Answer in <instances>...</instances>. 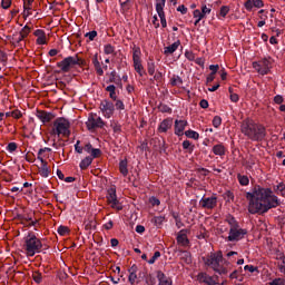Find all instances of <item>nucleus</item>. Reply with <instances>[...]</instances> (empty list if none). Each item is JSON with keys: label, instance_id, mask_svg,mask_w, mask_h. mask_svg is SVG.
Returning <instances> with one entry per match:
<instances>
[{"label": "nucleus", "instance_id": "nucleus-58", "mask_svg": "<svg viewBox=\"0 0 285 285\" xmlns=\"http://www.w3.org/2000/svg\"><path fill=\"white\" fill-rule=\"evenodd\" d=\"M85 37H87L89 41H95V38L97 37V31L96 30L89 31L85 35Z\"/></svg>", "mask_w": 285, "mask_h": 285}, {"label": "nucleus", "instance_id": "nucleus-21", "mask_svg": "<svg viewBox=\"0 0 285 285\" xmlns=\"http://www.w3.org/2000/svg\"><path fill=\"white\" fill-rule=\"evenodd\" d=\"M179 46H181V41L177 40L173 45L165 47L164 55H166L167 57L168 55H174L175 52H177V49L179 48Z\"/></svg>", "mask_w": 285, "mask_h": 285}, {"label": "nucleus", "instance_id": "nucleus-18", "mask_svg": "<svg viewBox=\"0 0 285 285\" xmlns=\"http://www.w3.org/2000/svg\"><path fill=\"white\" fill-rule=\"evenodd\" d=\"M173 128V118L164 119L158 126V132H168Z\"/></svg>", "mask_w": 285, "mask_h": 285}, {"label": "nucleus", "instance_id": "nucleus-43", "mask_svg": "<svg viewBox=\"0 0 285 285\" xmlns=\"http://www.w3.org/2000/svg\"><path fill=\"white\" fill-rule=\"evenodd\" d=\"M210 12H213V9H210V7L203 4L202 9H200V14H203V17H208V14H210Z\"/></svg>", "mask_w": 285, "mask_h": 285}, {"label": "nucleus", "instance_id": "nucleus-10", "mask_svg": "<svg viewBox=\"0 0 285 285\" xmlns=\"http://www.w3.org/2000/svg\"><path fill=\"white\" fill-rule=\"evenodd\" d=\"M164 8H166V0H156V12L160 19L161 27L167 28L168 22L166 21V13L164 12Z\"/></svg>", "mask_w": 285, "mask_h": 285}, {"label": "nucleus", "instance_id": "nucleus-28", "mask_svg": "<svg viewBox=\"0 0 285 285\" xmlns=\"http://www.w3.org/2000/svg\"><path fill=\"white\" fill-rule=\"evenodd\" d=\"M119 170L122 174V177H128V159H122L119 161Z\"/></svg>", "mask_w": 285, "mask_h": 285}, {"label": "nucleus", "instance_id": "nucleus-56", "mask_svg": "<svg viewBox=\"0 0 285 285\" xmlns=\"http://www.w3.org/2000/svg\"><path fill=\"white\" fill-rule=\"evenodd\" d=\"M18 145L17 142H9L6 150H8V153H14V150H17Z\"/></svg>", "mask_w": 285, "mask_h": 285}, {"label": "nucleus", "instance_id": "nucleus-1", "mask_svg": "<svg viewBox=\"0 0 285 285\" xmlns=\"http://www.w3.org/2000/svg\"><path fill=\"white\" fill-rule=\"evenodd\" d=\"M282 204V200L273 194L269 188H263L255 186L250 194V213H258L264 215L272 208H277Z\"/></svg>", "mask_w": 285, "mask_h": 285}, {"label": "nucleus", "instance_id": "nucleus-12", "mask_svg": "<svg viewBox=\"0 0 285 285\" xmlns=\"http://www.w3.org/2000/svg\"><path fill=\"white\" fill-rule=\"evenodd\" d=\"M86 126L88 130H95L96 128H101L102 126H105V122L101 117L89 116Z\"/></svg>", "mask_w": 285, "mask_h": 285}, {"label": "nucleus", "instance_id": "nucleus-54", "mask_svg": "<svg viewBox=\"0 0 285 285\" xmlns=\"http://www.w3.org/2000/svg\"><path fill=\"white\" fill-rule=\"evenodd\" d=\"M149 204H150L151 206H160L161 200H159V198H157V197H155V196H151V197L149 198Z\"/></svg>", "mask_w": 285, "mask_h": 285}, {"label": "nucleus", "instance_id": "nucleus-51", "mask_svg": "<svg viewBox=\"0 0 285 285\" xmlns=\"http://www.w3.org/2000/svg\"><path fill=\"white\" fill-rule=\"evenodd\" d=\"M11 117H13V119H21V117H23V114L21 112V110L14 109L11 111Z\"/></svg>", "mask_w": 285, "mask_h": 285}, {"label": "nucleus", "instance_id": "nucleus-19", "mask_svg": "<svg viewBox=\"0 0 285 285\" xmlns=\"http://www.w3.org/2000/svg\"><path fill=\"white\" fill-rule=\"evenodd\" d=\"M35 37H37L36 43L38 46H46L48 41H46V31L43 29H38L33 32Z\"/></svg>", "mask_w": 285, "mask_h": 285}, {"label": "nucleus", "instance_id": "nucleus-27", "mask_svg": "<svg viewBox=\"0 0 285 285\" xmlns=\"http://www.w3.org/2000/svg\"><path fill=\"white\" fill-rule=\"evenodd\" d=\"M32 3H35V0H23V12L26 17H30V14H32Z\"/></svg>", "mask_w": 285, "mask_h": 285}, {"label": "nucleus", "instance_id": "nucleus-23", "mask_svg": "<svg viewBox=\"0 0 285 285\" xmlns=\"http://www.w3.org/2000/svg\"><path fill=\"white\" fill-rule=\"evenodd\" d=\"M39 175L40 177H50V167H48V161L42 160L41 166L39 167Z\"/></svg>", "mask_w": 285, "mask_h": 285}, {"label": "nucleus", "instance_id": "nucleus-62", "mask_svg": "<svg viewBox=\"0 0 285 285\" xmlns=\"http://www.w3.org/2000/svg\"><path fill=\"white\" fill-rule=\"evenodd\" d=\"M137 281V273H129L128 282L132 285Z\"/></svg>", "mask_w": 285, "mask_h": 285}, {"label": "nucleus", "instance_id": "nucleus-60", "mask_svg": "<svg viewBox=\"0 0 285 285\" xmlns=\"http://www.w3.org/2000/svg\"><path fill=\"white\" fill-rule=\"evenodd\" d=\"M10 6H12V0H2L1 1V8H3V10H8L10 8Z\"/></svg>", "mask_w": 285, "mask_h": 285}, {"label": "nucleus", "instance_id": "nucleus-7", "mask_svg": "<svg viewBox=\"0 0 285 285\" xmlns=\"http://www.w3.org/2000/svg\"><path fill=\"white\" fill-rule=\"evenodd\" d=\"M199 206L206 210H213L214 208H217V195L214 194L210 197L203 196L199 200Z\"/></svg>", "mask_w": 285, "mask_h": 285}, {"label": "nucleus", "instance_id": "nucleus-37", "mask_svg": "<svg viewBox=\"0 0 285 285\" xmlns=\"http://www.w3.org/2000/svg\"><path fill=\"white\" fill-rule=\"evenodd\" d=\"M165 220L166 216H155L154 218H151V223L155 224V226H161Z\"/></svg>", "mask_w": 285, "mask_h": 285}, {"label": "nucleus", "instance_id": "nucleus-9", "mask_svg": "<svg viewBox=\"0 0 285 285\" xmlns=\"http://www.w3.org/2000/svg\"><path fill=\"white\" fill-rule=\"evenodd\" d=\"M100 110L107 119H110L111 115H115V104L108 99L100 102Z\"/></svg>", "mask_w": 285, "mask_h": 285}, {"label": "nucleus", "instance_id": "nucleus-20", "mask_svg": "<svg viewBox=\"0 0 285 285\" xmlns=\"http://www.w3.org/2000/svg\"><path fill=\"white\" fill-rule=\"evenodd\" d=\"M177 243L181 246H188L190 244V240L188 239V236L186 235V229H181L177 235Z\"/></svg>", "mask_w": 285, "mask_h": 285}, {"label": "nucleus", "instance_id": "nucleus-48", "mask_svg": "<svg viewBox=\"0 0 285 285\" xmlns=\"http://www.w3.org/2000/svg\"><path fill=\"white\" fill-rule=\"evenodd\" d=\"M224 199H226V202H234L235 200V194H233V191L227 190L224 195H223Z\"/></svg>", "mask_w": 285, "mask_h": 285}, {"label": "nucleus", "instance_id": "nucleus-49", "mask_svg": "<svg viewBox=\"0 0 285 285\" xmlns=\"http://www.w3.org/2000/svg\"><path fill=\"white\" fill-rule=\"evenodd\" d=\"M91 156V159L94 160V159H98V157H101V149H99V148H94L92 150H91V154H90Z\"/></svg>", "mask_w": 285, "mask_h": 285}, {"label": "nucleus", "instance_id": "nucleus-14", "mask_svg": "<svg viewBox=\"0 0 285 285\" xmlns=\"http://www.w3.org/2000/svg\"><path fill=\"white\" fill-rule=\"evenodd\" d=\"M197 279L200 284H206V285H217V284H219V282L215 281V277L209 276L204 272H202L197 275Z\"/></svg>", "mask_w": 285, "mask_h": 285}, {"label": "nucleus", "instance_id": "nucleus-50", "mask_svg": "<svg viewBox=\"0 0 285 285\" xmlns=\"http://www.w3.org/2000/svg\"><path fill=\"white\" fill-rule=\"evenodd\" d=\"M116 104L114 105L116 110H126V105H124V101L116 98Z\"/></svg>", "mask_w": 285, "mask_h": 285}, {"label": "nucleus", "instance_id": "nucleus-63", "mask_svg": "<svg viewBox=\"0 0 285 285\" xmlns=\"http://www.w3.org/2000/svg\"><path fill=\"white\" fill-rule=\"evenodd\" d=\"M274 101L279 106V105L284 104V97H282V95H276L274 97Z\"/></svg>", "mask_w": 285, "mask_h": 285}, {"label": "nucleus", "instance_id": "nucleus-53", "mask_svg": "<svg viewBox=\"0 0 285 285\" xmlns=\"http://www.w3.org/2000/svg\"><path fill=\"white\" fill-rule=\"evenodd\" d=\"M32 277H33V282H36V284H41V282H42V276H41V273H40V272L33 273Z\"/></svg>", "mask_w": 285, "mask_h": 285}, {"label": "nucleus", "instance_id": "nucleus-34", "mask_svg": "<svg viewBox=\"0 0 285 285\" xmlns=\"http://www.w3.org/2000/svg\"><path fill=\"white\" fill-rule=\"evenodd\" d=\"M237 179L240 186H248L250 184V179L246 175L238 174Z\"/></svg>", "mask_w": 285, "mask_h": 285}, {"label": "nucleus", "instance_id": "nucleus-52", "mask_svg": "<svg viewBox=\"0 0 285 285\" xmlns=\"http://www.w3.org/2000/svg\"><path fill=\"white\" fill-rule=\"evenodd\" d=\"M213 126L214 128H219L222 126V117L215 116L213 119Z\"/></svg>", "mask_w": 285, "mask_h": 285}, {"label": "nucleus", "instance_id": "nucleus-35", "mask_svg": "<svg viewBox=\"0 0 285 285\" xmlns=\"http://www.w3.org/2000/svg\"><path fill=\"white\" fill-rule=\"evenodd\" d=\"M226 222L227 224H229L230 228H238L239 226V223L237 222V219H235V217L232 215H228L226 217Z\"/></svg>", "mask_w": 285, "mask_h": 285}, {"label": "nucleus", "instance_id": "nucleus-26", "mask_svg": "<svg viewBox=\"0 0 285 285\" xmlns=\"http://www.w3.org/2000/svg\"><path fill=\"white\" fill-rule=\"evenodd\" d=\"M157 279L159 282V285H170V284H173V282H170L168 279V277L166 276V274H164V272H161V271L157 272Z\"/></svg>", "mask_w": 285, "mask_h": 285}, {"label": "nucleus", "instance_id": "nucleus-57", "mask_svg": "<svg viewBox=\"0 0 285 285\" xmlns=\"http://www.w3.org/2000/svg\"><path fill=\"white\" fill-rule=\"evenodd\" d=\"M94 68L99 77H104V69L101 68V62L94 65Z\"/></svg>", "mask_w": 285, "mask_h": 285}, {"label": "nucleus", "instance_id": "nucleus-32", "mask_svg": "<svg viewBox=\"0 0 285 285\" xmlns=\"http://www.w3.org/2000/svg\"><path fill=\"white\" fill-rule=\"evenodd\" d=\"M193 17H194V19H196L194 22V26H199V21H202V19H206L204 17V14H202V10H199V9H195L193 11Z\"/></svg>", "mask_w": 285, "mask_h": 285}, {"label": "nucleus", "instance_id": "nucleus-29", "mask_svg": "<svg viewBox=\"0 0 285 285\" xmlns=\"http://www.w3.org/2000/svg\"><path fill=\"white\" fill-rule=\"evenodd\" d=\"M105 90L106 92H109V97L112 99V101H117V86L109 85Z\"/></svg>", "mask_w": 285, "mask_h": 285}, {"label": "nucleus", "instance_id": "nucleus-40", "mask_svg": "<svg viewBox=\"0 0 285 285\" xmlns=\"http://www.w3.org/2000/svg\"><path fill=\"white\" fill-rule=\"evenodd\" d=\"M155 68H156L155 61L149 60L147 62V71H148V75H150V77H153V75H155Z\"/></svg>", "mask_w": 285, "mask_h": 285}, {"label": "nucleus", "instance_id": "nucleus-46", "mask_svg": "<svg viewBox=\"0 0 285 285\" xmlns=\"http://www.w3.org/2000/svg\"><path fill=\"white\" fill-rule=\"evenodd\" d=\"M105 55H115V47L112 45L108 43L104 47Z\"/></svg>", "mask_w": 285, "mask_h": 285}, {"label": "nucleus", "instance_id": "nucleus-17", "mask_svg": "<svg viewBox=\"0 0 285 285\" xmlns=\"http://www.w3.org/2000/svg\"><path fill=\"white\" fill-rule=\"evenodd\" d=\"M107 83H115L118 88H124V83L121 82V76L117 75L116 70H112L109 73V79Z\"/></svg>", "mask_w": 285, "mask_h": 285}, {"label": "nucleus", "instance_id": "nucleus-45", "mask_svg": "<svg viewBox=\"0 0 285 285\" xmlns=\"http://www.w3.org/2000/svg\"><path fill=\"white\" fill-rule=\"evenodd\" d=\"M0 63L8 66V53L0 49Z\"/></svg>", "mask_w": 285, "mask_h": 285}, {"label": "nucleus", "instance_id": "nucleus-36", "mask_svg": "<svg viewBox=\"0 0 285 285\" xmlns=\"http://www.w3.org/2000/svg\"><path fill=\"white\" fill-rule=\"evenodd\" d=\"M170 83L171 86H181V83H184V79H181V77H179L178 75H174L170 78Z\"/></svg>", "mask_w": 285, "mask_h": 285}, {"label": "nucleus", "instance_id": "nucleus-8", "mask_svg": "<svg viewBox=\"0 0 285 285\" xmlns=\"http://www.w3.org/2000/svg\"><path fill=\"white\" fill-rule=\"evenodd\" d=\"M269 61L267 59H263L259 61L253 62V68L258 75H268L271 71Z\"/></svg>", "mask_w": 285, "mask_h": 285}, {"label": "nucleus", "instance_id": "nucleus-44", "mask_svg": "<svg viewBox=\"0 0 285 285\" xmlns=\"http://www.w3.org/2000/svg\"><path fill=\"white\" fill-rule=\"evenodd\" d=\"M250 8H264V0H250Z\"/></svg>", "mask_w": 285, "mask_h": 285}, {"label": "nucleus", "instance_id": "nucleus-64", "mask_svg": "<svg viewBox=\"0 0 285 285\" xmlns=\"http://www.w3.org/2000/svg\"><path fill=\"white\" fill-rule=\"evenodd\" d=\"M284 279L282 278H276L273 282L269 283V285H284Z\"/></svg>", "mask_w": 285, "mask_h": 285}, {"label": "nucleus", "instance_id": "nucleus-3", "mask_svg": "<svg viewBox=\"0 0 285 285\" xmlns=\"http://www.w3.org/2000/svg\"><path fill=\"white\" fill-rule=\"evenodd\" d=\"M23 248L28 257H35L37 253H41V249L43 248V243H41V239H39L33 232H29L28 235L24 237Z\"/></svg>", "mask_w": 285, "mask_h": 285}, {"label": "nucleus", "instance_id": "nucleus-13", "mask_svg": "<svg viewBox=\"0 0 285 285\" xmlns=\"http://www.w3.org/2000/svg\"><path fill=\"white\" fill-rule=\"evenodd\" d=\"M186 126H188V121L187 120L176 119L175 120V125H174V134L177 137H183L184 130H186Z\"/></svg>", "mask_w": 285, "mask_h": 285}, {"label": "nucleus", "instance_id": "nucleus-22", "mask_svg": "<svg viewBox=\"0 0 285 285\" xmlns=\"http://www.w3.org/2000/svg\"><path fill=\"white\" fill-rule=\"evenodd\" d=\"M212 153H214V155H217L218 157H224V155H226V146L219 142L213 147Z\"/></svg>", "mask_w": 285, "mask_h": 285}, {"label": "nucleus", "instance_id": "nucleus-15", "mask_svg": "<svg viewBox=\"0 0 285 285\" xmlns=\"http://www.w3.org/2000/svg\"><path fill=\"white\" fill-rule=\"evenodd\" d=\"M36 117H38L42 124H50L55 119V115H52V112L43 110H38Z\"/></svg>", "mask_w": 285, "mask_h": 285}, {"label": "nucleus", "instance_id": "nucleus-25", "mask_svg": "<svg viewBox=\"0 0 285 285\" xmlns=\"http://www.w3.org/2000/svg\"><path fill=\"white\" fill-rule=\"evenodd\" d=\"M240 130L245 137H250V120L248 118L242 122Z\"/></svg>", "mask_w": 285, "mask_h": 285}, {"label": "nucleus", "instance_id": "nucleus-11", "mask_svg": "<svg viewBox=\"0 0 285 285\" xmlns=\"http://www.w3.org/2000/svg\"><path fill=\"white\" fill-rule=\"evenodd\" d=\"M244 235H246V229H242L239 226L234 227L229 229L227 239L228 242H239V239H244Z\"/></svg>", "mask_w": 285, "mask_h": 285}, {"label": "nucleus", "instance_id": "nucleus-6", "mask_svg": "<svg viewBox=\"0 0 285 285\" xmlns=\"http://www.w3.org/2000/svg\"><path fill=\"white\" fill-rule=\"evenodd\" d=\"M266 137V128L262 125L252 124L250 139L252 141H262Z\"/></svg>", "mask_w": 285, "mask_h": 285}, {"label": "nucleus", "instance_id": "nucleus-30", "mask_svg": "<svg viewBox=\"0 0 285 285\" xmlns=\"http://www.w3.org/2000/svg\"><path fill=\"white\" fill-rule=\"evenodd\" d=\"M92 164V157L87 156L85 157L80 164H79V168L80 170H88V167Z\"/></svg>", "mask_w": 285, "mask_h": 285}, {"label": "nucleus", "instance_id": "nucleus-16", "mask_svg": "<svg viewBox=\"0 0 285 285\" xmlns=\"http://www.w3.org/2000/svg\"><path fill=\"white\" fill-rule=\"evenodd\" d=\"M132 59L136 72H138L140 77H144V75H146V71L144 70V65H141V59L139 58V55H137V52H134Z\"/></svg>", "mask_w": 285, "mask_h": 285}, {"label": "nucleus", "instance_id": "nucleus-61", "mask_svg": "<svg viewBox=\"0 0 285 285\" xmlns=\"http://www.w3.org/2000/svg\"><path fill=\"white\" fill-rule=\"evenodd\" d=\"M285 187L284 183H279L278 185L274 186V193H276L277 195H279V193H282L283 188Z\"/></svg>", "mask_w": 285, "mask_h": 285}, {"label": "nucleus", "instance_id": "nucleus-5", "mask_svg": "<svg viewBox=\"0 0 285 285\" xmlns=\"http://www.w3.org/2000/svg\"><path fill=\"white\" fill-rule=\"evenodd\" d=\"M77 63H79V57L69 56L60 62H57V67L60 68L62 72H70V69L75 68Z\"/></svg>", "mask_w": 285, "mask_h": 285}, {"label": "nucleus", "instance_id": "nucleus-33", "mask_svg": "<svg viewBox=\"0 0 285 285\" xmlns=\"http://www.w3.org/2000/svg\"><path fill=\"white\" fill-rule=\"evenodd\" d=\"M183 148H184V150H187V153L189 155H193V153L195 151V145H193V142H190V140H184Z\"/></svg>", "mask_w": 285, "mask_h": 285}, {"label": "nucleus", "instance_id": "nucleus-24", "mask_svg": "<svg viewBox=\"0 0 285 285\" xmlns=\"http://www.w3.org/2000/svg\"><path fill=\"white\" fill-rule=\"evenodd\" d=\"M180 259L185 262V264H193V255L188 250L180 249Z\"/></svg>", "mask_w": 285, "mask_h": 285}, {"label": "nucleus", "instance_id": "nucleus-4", "mask_svg": "<svg viewBox=\"0 0 285 285\" xmlns=\"http://www.w3.org/2000/svg\"><path fill=\"white\" fill-rule=\"evenodd\" d=\"M52 135L70 137V121L66 118H57L53 122Z\"/></svg>", "mask_w": 285, "mask_h": 285}, {"label": "nucleus", "instance_id": "nucleus-38", "mask_svg": "<svg viewBox=\"0 0 285 285\" xmlns=\"http://www.w3.org/2000/svg\"><path fill=\"white\" fill-rule=\"evenodd\" d=\"M185 135L188 137V139H195V140L199 139V132L193 129L185 131Z\"/></svg>", "mask_w": 285, "mask_h": 285}, {"label": "nucleus", "instance_id": "nucleus-2", "mask_svg": "<svg viewBox=\"0 0 285 285\" xmlns=\"http://www.w3.org/2000/svg\"><path fill=\"white\" fill-rule=\"evenodd\" d=\"M203 262L205 266L212 268L214 273H217L218 275H228V268L224 266V264H228V262L224 259L222 252L212 253L207 257H203Z\"/></svg>", "mask_w": 285, "mask_h": 285}, {"label": "nucleus", "instance_id": "nucleus-41", "mask_svg": "<svg viewBox=\"0 0 285 285\" xmlns=\"http://www.w3.org/2000/svg\"><path fill=\"white\" fill-rule=\"evenodd\" d=\"M57 233L61 235V237H66L70 233V229L66 226L60 225L57 229Z\"/></svg>", "mask_w": 285, "mask_h": 285}, {"label": "nucleus", "instance_id": "nucleus-55", "mask_svg": "<svg viewBox=\"0 0 285 285\" xmlns=\"http://www.w3.org/2000/svg\"><path fill=\"white\" fill-rule=\"evenodd\" d=\"M158 257H161V253L160 252H155L154 256L147 261L148 264H155L158 259Z\"/></svg>", "mask_w": 285, "mask_h": 285}, {"label": "nucleus", "instance_id": "nucleus-59", "mask_svg": "<svg viewBox=\"0 0 285 285\" xmlns=\"http://www.w3.org/2000/svg\"><path fill=\"white\" fill-rule=\"evenodd\" d=\"M23 39L26 38H23V36H21L20 33L13 35L12 37L13 43H20L21 41H23Z\"/></svg>", "mask_w": 285, "mask_h": 285}, {"label": "nucleus", "instance_id": "nucleus-42", "mask_svg": "<svg viewBox=\"0 0 285 285\" xmlns=\"http://www.w3.org/2000/svg\"><path fill=\"white\" fill-rule=\"evenodd\" d=\"M230 12V7L228 6H222L219 10V17H223V19H226V14Z\"/></svg>", "mask_w": 285, "mask_h": 285}, {"label": "nucleus", "instance_id": "nucleus-31", "mask_svg": "<svg viewBox=\"0 0 285 285\" xmlns=\"http://www.w3.org/2000/svg\"><path fill=\"white\" fill-rule=\"evenodd\" d=\"M117 200V188L111 187L108 189V194H107V202L108 204H111V202Z\"/></svg>", "mask_w": 285, "mask_h": 285}, {"label": "nucleus", "instance_id": "nucleus-47", "mask_svg": "<svg viewBox=\"0 0 285 285\" xmlns=\"http://www.w3.org/2000/svg\"><path fill=\"white\" fill-rule=\"evenodd\" d=\"M30 30L31 28L28 24H26L19 33L22 38L26 39L30 35Z\"/></svg>", "mask_w": 285, "mask_h": 285}, {"label": "nucleus", "instance_id": "nucleus-39", "mask_svg": "<svg viewBox=\"0 0 285 285\" xmlns=\"http://www.w3.org/2000/svg\"><path fill=\"white\" fill-rule=\"evenodd\" d=\"M159 112H167L168 115H173V108L168 107L166 104H160L158 106Z\"/></svg>", "mask_w": 285, "mask_h": 285}]
</instances>
